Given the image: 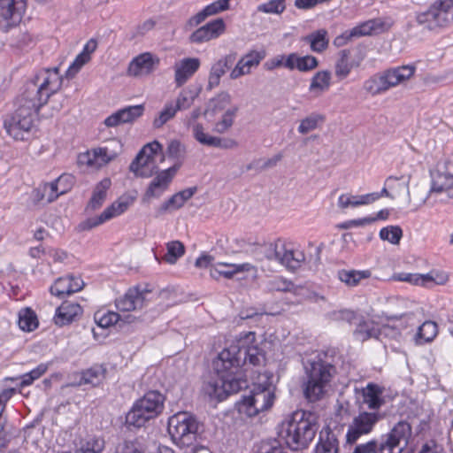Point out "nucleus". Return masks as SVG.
Here are the masks:
<instances>
[{
	"label": "nucleus",
	"instance_id": "obj_1",
	"mask_svg": "<svg viewBox=\"0 0 453 453\" xmlns=\"http://www.w3.org/2000/svg\"><path fill=\"white\" fill-rule=\"evenodd\" d=\"M237 353L238 349L232 343L213 361V369L219 376V381H209L203 386L205 394L211 398L222 401L227 395L248 387V381L243 378L241 368L242 364Z\"/></svg>",
	"mask_w": 453,
	"mask_h": 453
},
{
	"label": "nucleus",
	"instance_id": "obj_2",
	"mask_svg": "<svg viewBox=\"0 0 453 453\" xmlns=\"http://www.w3.org/2000/svg\"><path fill=\"white\" fill-rule=\"evenodd\" d=\"M319 425L316 416L303 410L293 412L279 426L278 435L292 450H303L311 443Z\"/></svg>",
	"mask_w": 453,
	"mask_h": 453
},
{
	"label": "nucleus",
	"instance_id": "obj_3",
	"mask_svg": "<svg viewBox=\"0 0 453 453\" xmlns=\"http://www.w3.org/2000/svg\"><path fill=\"white\" fill-rule=\"evenodd\" d=\"M335 368L329 363L321 359L314 360L306 367L307 380L303 384L305 399L310 403H316L323 399Z\"/></svg>",
	"mask_w": 453,
	"mask_h": 453
},
{
	"label": "nucleus",
	"instance_id": "obj_4",
	"mask_svg": "<svg viewBox=\"0 0 453 453\" xmlns=\"http://www.w3.org/2000/svg\"><path fill=\"white\" fill-rule=\"evenodd\" d=\"M198 429V421L188 412H178L169 418L168 433L173 441L181 449L196 447Z\"/></svg>",
	"mask_w": 453,
	"mask_h": 453
},
{
	"label": "nucleus",
	"instance_id": "obj_5",
	"mask_svg": "<svg viewBox=\"0 0 453 453\" xmlns=\"http://www.w3.org/2000/svg\"><path fill=\"white\" fill-rule=\"evenodd\" d=\"M62 82L63 78L58 67L44 69L37 73L27 84L23 93L35 99L42 106L48 102L50 96L60 89Z\"/></svg>",
	"mask_w": 453,
	"mask_h": 453
},
{
	"label": "nucleus",
	"instance_id": "obj_6",
	"mask_svg": "<svg viewBox=\"0 0 453 453\" xmlns=\"http://www.w3.org/2000/svg\"><path fill=\"white\" fill-rule=\"evenodd\" d=\"M417 23L434 31L453 24V0H434L425 12L416 15Z\"/></svg>",
	"mask_w": 453,
	"mask_h": 453
},
{
	"label": "nucleus",
	"instance_id": "obj_7",
	"mask_svg": "<svg viewBox=\"0 0 453 453\" xmlns=\"http://www.w3.org/2000/svg\"><path fill=\"white\" fill-rule=\"evenodd\" d=\"M273 392L266 387H256L249 395H244L236 403V409L242 415L255 417L269 410L274 402Z\"/></svg>",
	"mask_w": 453,
	"mask_h": 453
},
{
	"label": "nucleus",
	"instance_id": "obj_8",
	"mask_svg": "<svg viewBox=\"0 0 453 453\" xmlns=\"http://www.w3.org/2000/svg\"><path fill=\"white\" fill-rule=\"evenodd\" d=\"M415 70V66L411 65L388 69L374 76L372 85L370 86V92L380 94L390 88L402 84L414 75Z\"/></svg>",
	"mask_w": 453,
	"mask_h": 453
},
{
	"label": "nucleus",
	"instance_id": "obj_9",
	"mask_svg": "<svg viewBox=\"0 0 453 453\" xmlns=\"http://www.w3.org/2000/svg\"><path fill=\"white\" fill-rule=\"evenodd\" d=\"M122 151V143L119 139H111L102 147L92 149L80 156L81 164L99 169L114 160Z\"/></svg>",
	"mask_w": 453,
	"mask_h": 453
},
{
	"label": "nucleus",
	"instance_id": "obj_10",
	"mask_svg": "<svg viewBox=\"0 0 453 453\" xmlns=\"http://www.w3.org/2000/svg\"><path fill=\"white\" fill-rule=\"evenodd\" d=\"M162 145L157 141L149 142L136 155L129 165V170L136 177L149 178L153 175L157 166L155 165V156L162 151Z\"/></svg>",
	"mask_w": 453,
	"mask_h": 453
},
{
	"label": "nucleus",
	"instance_id": "obj_11",
	"mask_svg": "<svg viewBox=\"0 0 453 453\" xmlns=\"http://www.w3.org/2000/svg\"><path fill=\"white\" fill-rule=\"evenodd\" d=\"M431 176L430 192L441 193L446 191L448 196L453 199V153L438 163L435 172H433Z\"/></svg>",
	"mask_w": 453,
	"mask_h": 453
},
{
	"label": "nucleus",
	"instance_id": "obj_12",
	"mask_svg": "<svg viewBox=\"0 0 453 453\" xmlns=\"http://www.w3.org/2000/svg\"><path fill=\"white\" fill-rule=\"evenodd\" d=\"M254 340V334H245L244 337L237 339L233 342L234 346L238 349L237 355L243 365L249 364L257 366L264 364L265 360V355L264 350L259 348L257 344H250Z\"/></svg>",
	"mask_w": 453,
	"mask_h": 453
},
{
	"label": "nucleus",
	"instance_id": "obj_13",
	"mask_svg": "<svg viewBox=\"0 0 453 453\" xmlns=\"http://www.w3.org/2000/svg\"><path fill=\"white\" fill-rule=\"evenodd\" d=\"M134 198L130 196H121L112 203L97 217L89 218L79 225L81 230H90L104 223L111 219L122 214L133 203Z\"/></svg>",
	"mask_w": 453,
	"mask_h": 453
},
{
	"label": "nucleus",
	"instance_id": "obj_14",
	"mask_svg": "<svg viewBox=\"0 0 453 453\" xmlns=\"http://www.w3.org/2000/svg\"><path fill=\"white\" fill-rule=\"evenodd\" d=\"M180 165L181 163L179 162L166 170L158 172L147 188L142 198L143 202L160 197L168 188Z\"/></svg>",
	"mask_w": 453,
	"mask_h": 453
},
{
	"label": "nucleus",
	"instance_id": "obj_15",
	"mask_svg": "<svg viewBox=\"0 0 453 453\" xmlns=\"http://www.w3.org/2000/svg\"><path fill=\"white\" fill-rule=\"evenodd\" d=\"M15 106V110L10 114L21 122L23 126L32 128L35 117L42 107L40 103L23 93L16 99Z\"/></svg>",
	"mask_w": 453,
	"mask_h": 453
},
{
	"label": "nucleus",
	"instance_id": "obj_16",
	"mask_svg": "<svg viewBox=\"0 0 453 453\" xmlns=\"http://www.w3.org/2000/svg\"><path fill=\"white\" fill-rule=\"evenodd\" d=\"M236 58L237 53L230 52L212 64L209 73L207 89L211 90L219 85L221 77L232 68Z\"/></svg>",
	"mask_w": 453,
	"mask_h": 453
},
{
	"label": "nucleus",
	"instance_id": "obj_17",
	"mask_svg": "<svg viewBox=\"0 0 453 453\" xmlns=\"http://www.w3.org/2000/svg\"><path fill=\"white\" fill-rule=\"evenodd\" d=\"M84 285V281L80 277L67 275L56 280L50 291L51 295L64 298L66 296L81 291Z\"/></svg>",
	"mask_w": 453,
	"mask_h": 453
},
{
	"label": "nucleus",
	"instance_id": "obj_18",
	"mask_svg": "<svg viewBox=\"0 0 453 453\" xmlns=\"http://www.w3.org/2000/svg\"><path fill=\"white\" fill-rule=\"evenodd\" d=\"M159 63V59L151 53L145 52L134 58L129 64L127 74L134 77L148 75Z\"/></svg>",
	"mask_w": 453,
	"mask_h": 453
},
{
	"label": "nucleus",
	"instance_id": "obj_19",
	"mask_svg": "<svg viewBox=\"0 0 453 453\" xmlns=\"http://www.w3.org/2000/svg\"><path fill=\"white\" fill-rule=\"evenodd\" d=\"M357 51L358 55L357 58H354L352 61L349 62V50H342L339 52V59L335 64V75L340 79H345L351 68L353 66H358L360 63L364 60L366 55V48L365 46H362L361 48H357Z\"/></svg>",
	"mask_w": 453,
	"mask_h": 453
},
{
	"label": "nucleus",
	"instance_id": "obj_20",
	"mask_svg": "<svg viewBox=\"0 0 453 453\" xmlns=\"http://www.w3.org/2000/svg\"><path fill=\"white\" fill-rule=\"evenodd\" d=\"M144 112V105L137 104L120 109L105 119L107 127H117L120 124L131 123L140 118Z\"/></svg>",
	"mask_w": 453,
	"mask_h": 453
},
{
	"label": "nucleus",
	"instance_id": "obj_21",
	"mask_svg": "<svg viewBox=\"0 0 453 453\" xmlns=\"http://www.w3.org/2000/svg\"><path fill=\"white\" fill-rule=\"evenodd\" d=\"M395 279L407 281L413 285L428 286L430 283L444 285L449 280V276L444 273L431 272L426 274L400 273Z\"/></svg>",
	"mask_w": 453,
	"mask_h": 453
},
{
	"label": "nucleus",
	"instance_id": "obj_22",
	"mask_svg": "<svg viewBox=\"0 0 453 453\" xmlns=\"http://www.w3.org/2000/svg\"><path fill=\"white\" fill-rule=\"evenodd\" d=\"M147 294L136 288H130L123 296L116 300V307L121 311L141 310L146 305Z\"/></svg>",
	"mask_w": 453,
	"mask_h": 453
},
{
	"label": "nucleus",
	"instance_id": "obj_23",
	"mask_svg": "<svg viewBox=\"0 0 453 453\" xmlns=\"http://www.w3.org/2000/svg\"><path fill=\"white\" fill-rule=\"evenodd\" d=\"M201 65L197 58H186L177 62L174 65V80L177 87H181L199 69Z\"/></svg>",
	"mask_w": 453,
	"mask_h": 453
},
{
	"label": "nucleus",
	"instance_id": "obj_24",
	"mask_svg": "<svg viewBox=\"0 0 453 453\" xmlns=\"http://www.w3.org/2000/svg\"><path fill=\"white\" fill-rule=\"evenodd\" d=\"M165 397L158 391H150L135 403L145 411L150 418L157 417L164 408Z\"/></svg>",
	"mask_w": 453,
	"mask_h": 453
},
{
	"label": "nucleus",
	"instance_id": "obj_25",
	"mask_svg": "<svg viewBox=\"0 0 453 453\" xmlns=\"http://www.w3.org/2000/svg\"><path fill=\"white\" fill-rule=\"evenodd\" d=\"M305 260L303 251L293 249L290 245L281 241V250L278 257V263L284 265L288 270H296L301 267Z\"/></svg>",
	"mask_w": 453,
	"mask_h": 453
},
{
	"label": "nucleus",
	"instance_id": "obj_26",
	"mask_svg": "<svg viewBox=\"0 0 453 453\" xmlns=\"http://www.w3.org/2000/svg\"><path fill=\"white\" fill-rule=\"evenodd\" d=\"M81 313L82 309L78 303L65 301L56 311L54 323L58 326H64L72 323Z\"/></svg>",
	"mask_w": 453,
	"mask_h": 453
},
{
	"label": "nucleus",
	"instance_id": "obj_27",
	"mask_svg": "<svg viewBox=\"0 0 453 453\" xmlns=\"http://www.w3.org/2000/svg\"><path fill=\"white\" fill-rule=\"evenodd\" d=\"M229 9V0H217L205 6L202 11L192 16L187 22V26L193 27L203 22L208 17L216 15Z\"/></svg>",
	"mask_w": 453,
	"mask_h": 453
},
{
	"label": "nucleus",
	"instance_id": "obj_28",
	"mask_svg": "<svg viewBox=\"0 0 453 453\" xmlns=\"http://www.w3.org/2000/svg\"><path fill=\"white\" fill-rule=\"evenodd\" d=\"M368 434V412L364 411L354 418L349 426L346 441L349 444H354L363 434Z\"/></svg>",
	"mask_w": 453,
	"mask_h": 453
},
{
	"label": "nucleus",
	"instance_id": "obj_29",
	"mask_svg": "<svg viewBox=\"0 0 453 453\" xmlns=\"http://www.w3.org/2000/svg\"><path fill=\"white\" fill-rule=\"evenodd\" d=\"M319 65L318 59L311 55L299 57L296 53H291L287 56L284 63V67L294 70L297 69L300 72H310L314 70Z\"/></svg>",
	"mask_w": 453,
	"mask_h": 453
},
{
	"label": "nucleus",
	"instance_id": "obj_30",
	"mask_svg": "<svg viewBox=\"0 0 453 453\" xmlns=\"http://www.w3.org/2000/svg\"><path fill=\"white\" fill-rule=\"evenodd\" d=\"M97 43L95 40H89L84 46L83 50L76 57L72 65L65 72V77L71 79L89 61L90 54L96 49Z\"/></svg>",
	"mask_w": 453,
	"mask_h": 453
},
{
	"label": "nucleus",
	"instance_id": "obj_31",
	"mask_svg": "<svg viewBox=\"0 0 453 453\" xmlns=\"http://www.w3.org/2000/svg\"><path fill=\"white\" fill-rule=\"evenodd\" d=\"M332 74L329 71L317 72L311 80L309 91L315 97L326 92L331 86Z\"/></svg>",
	"mask_w": 453,
	"mask_h": 453
},
{
	"label": "nucleus",
	"instance_id": "obj_32",
	"mask_svg": "<svg viewBox=\"0 0 453 453\" xmlns=\"http://www.w3.org/2000/svg\"><path fill=\"white\" fill-rule=\"evenodd\" d=\"M111 186V180L109 178L103 179L98 182L92 193L91 198L89 199L87 210L96 211L99 209L104 203L107 196V191Z\"/></svg>",
	"mask_w": 453,
	"mask_h": 453
},
{
	"label": "nucleus",
	"instance_id": "obj_33",
	"mask_svg": "<svg viewBox=\"0 0 453 453\" xmlns=\"http://www.w3.org/2000/svg\"><path fill=\"white\" fill-rule=\"evenodd\" d=\"M4 128L8 135L15 140L20 141L25 140L26 134H27L31 130V127L23 126L21 122L17 120L10 113L4 117Z\"/></svg>",
	"mask_w": 453,
	"mask_h": 453
},
{
	"label": "nucleus",
	"instance_id": "obj_34",
	"mask_svg": "<svg viewBox=\"0 0 453 453\" xmlns=\"http://www.w3.org/2000/svg\"><path fill=\"white\" fill-rule=\"evenodd\" d=\"M338 450L339 443L336 435L329 428L321 430L315 453H338Z\"/></svg>",
	"mask_w": 453,
	"mask_h": 453
},
{
	"label": "nucleus",
	"instance_id": "obj_35",
	"mask_svg": "<svg viewBox=\"0 0 453 453\" xmlns=\"http://www.w3.org/2000/svg\"><path fill=\"white\" fill-rule=\"evenodd\" d=\"M281 250V241L277 240L274 242H265L257 244L255 249V255L257 260L263 261L264 259L269 261H278L280 250Z\"/></svg>",
	"mask_w": 453,
	"mask_h": 453
},
{
	"label": "nucleus",
	"instance_id": "obj_36",
	"mask_svg": "<svg viewBox=\"0 0 453 453\" xmlns=\"http://www.w3.org/2000/svg\"><path fill=\"white\" fill-rule=\"evenodd\" d=\"M395 23V20L390 14L370 18V36L388 33Z\"/></svg>",
	"mask_w": 453,
	"mask_h": 453
},
{
	"label": "nucleus",
	"instance_id": "obj_37",
	"mask_svg": "<svg viewBox=\"0 0 453 453\" xmlns=\"http://www.w3.org/2000/svg\"><path fill=\"white\" fill-rule=\"evenodd\" d=\"M337 318L349 323H357V328L354 332L355 335L362 342L368 339V326L365 321L359 318L354 311L348 310L341 311Z\"/></svg>",
	"mask_w": 453,
	"mask_h": 453
},
{
	"label": "nucleus",
	"instance_id": "obj_38",
	"mask_svg": "<svg viewBox=\"0 0 453 453\" xmlns=\"http://www.w3.org/2000/svg\"><path fill=\"white\" fill-rule=\"evenodd\" d=\"M411 436V426L407 421H399L388 435V439L402 445L403 448L408 444V441Z\"/></svg>",
	"mask_w": 453,
	"mask_h": 453
},
{
	"label": "nucleus",
	"instance_id": "obj_39",
	"mask_svg": "<svg viewBox=\"0 0 453 453\" xmlns=\"http://www.w3.org/2000/svg\"><path fill=\"white\" fill-rule=\"evenodd\" d=\"M337 278L348 287L357 286L362 280L368 278V271L345 270L337 272Z\"/></svg>",
	"mask_w": 453,
	"mask_h": 453
},
{
	"label": "nucleus",
	"instance_id": "obj_40",
	"mask_svg": "<svg viewBox=\"0 0 453 453\" xmlns=\"http://www.w3.org/2000/svg\"><path fill=\"white\" fill-rule=\"evenodd\" d=\"M368 204V194L353 195L350 193L342 194L338 198V207L342 210L357 208Z\"/></svg>",
	"mask_w": 453,
	"mask_h": 453
},
{
	"label": "nucleus",
	"instance_id": "obj_41",
	"mask_svg": "<svg viewBox=\"0 0 453 453\" xmlns=\"http://www.w3.org/2000/svg\"><path fill=\"white\" fill-rule=\"evenodd\" d=\"M420 312L417 311L401 314H386L385 317L388 322H399L397 326L407 328L409 326H415L420 322ZM393 326H396V324H394Z\"/></svg>",
	"mask_w": 453,
	"mask_h": 453
},
{
	"label": "nucleus",
	"instance_id": "obj_42",
	"mask_svg": "<svg viewBox=\"0 0 453 453\" xmlns=\"http://www.w3.org/2000/svg\"><path fill=\"white\" fill-rule=\"evenodd\" d=\"M254 269V266L250 263L236 264H218V268L215 269V273L222 275L226 279H231L237 273L250 272Z\"/></svg>",
	"mask_w": 453,
	"mask_h": 453
},
{
	"label": "nucleus",
	"instance_id": "obj_43",
	"mask_svg": "<svg viewBox=\"0 0 453 453\" xmlns=\"http://www.w3.org/2000/svg\"><path fill=\"white\" fill-rule=\"evenodd\" d=\"M437 324L434 321L426 320L418 327V332L415 337L416 342L419 344L429 342L434 340L437 335Z\"/></svg>",
	"mask_w": 453,
	"mask_h": 453
},
{
	"label": "nucleus",
	"instance_id": "obj_44",
	"mask_svg": "<svg viewBox=\"0 0 453 453\" xmlns=\"http://www.w3.org/2000/svg\"><path fill=\"white\" fill-rule=\"evenodd\" d=\"M387 403L386 388L370 383V411H377Z\"/></svg>",
	"mask_w": 453,
	"mask_h": 453
},
{
	"label": "nucleus",
	"instance_id": "obj_45",
	"mask_svg": "<svg viewBox=\"0 0 453 453\" xmlns=\"http://www.w3.org/2000/svg\"><path fill=\"white\" fill-rule=\"evenodd\" d=\"M67 178H70L68 175H62L55 181L50 183H43L40 185L42 192L44 194L46 198V203H52L55 201L61 194H64L65 191L61 190L58 191V186L62 181L65 180Z\"/></svg>",
	"mask_w": 453,
	"mask_h": 453
},
{
	"label": "nucleus",
	"instance_id": "obj_46",
	"mask_svg": "<svg viewBox=\"0 0 453 453\" xmlns=\"http://www.w3.org/2000/svg\"><path fill=\"white\" fill-rule=\"evenodd\" d=\"M326 35L327 33L326 30H318L315 33L307 35L304 38V41L310 43L312 51L319 53L324 51L328 46Z\"/></svg>",
	"mask_w": 453,
	"mask_h": 453
},
{
	"label": "nucleus",
	"instance_id": "obj_47",
	"mask_svg": "<svg viewBox=\"0 0 453 453\" xmlns=\"http://www.w3.org/2000/svg\"><path fill=\"white\" fill-rule=\"evenodd\" d=\"M166 253L163 257V261L167 264L174 265L177 260L185 253V246L180 241H172L166 243Z\"/></svg>",
	"mask_w": 453,
	"mask_h": 453
},
{
	"label": "nucleus",
	"instance_id": "obj_48",
	"mask_svg": "<svg viewBox=\"0 0 453 453\" xmlns=\"http://www.w3.org/2000/svg\"><path fill=\"white\" fill-rule=\"evenodd\" d=\"M19 326L23 331L31 332L38 326V319L35 311L29 308L20 311L19 315Z\"/></svg>",
	"mask_w": 453,
	"mask_h": 453
},
{
	"label": "nucleus",
	"instance_id": "obj_49",
	"mask_svg": "<svg viewBox=\"0 0 453 453\" xmlns=\"http://www.w3.org/2000/svg\"><path fill=\"white\" fill-rule=\"evenodd\" d=\"M151 419L149 415L134 403L131 411L127 414L126 422L128 426L142 427Z\"/></svg>",
	"mask_w": 453,
	"mask_h": 453
},
{
	"label": "nucleus",
	"instance_id": "obj_50",
	"mask_svg": "<svg viewBox=\"0 0 453 453\" xmlns=\"http://www.w3.org/2000/svg\"><path fill=\"white\" fill-rule=\"evenodd\" d=\"M403 449V446L397 445L388 438L379 445L376 441H370V453H401Z\"/></svg>",
	"mask_w": 453,
	"mask_h": 453
},
{
	"label": "nucleus",
	"instance_id": "obj_51",
	"mask_svg": "<svg viewBox=\"0 0 453 453\" xmlns=\"http://www.w3.org/2000/svg\"><path fill=\"white\" fill-rule=\"evenodd\" d=\"M325 120V117L319 113H311L301 120L298 127V132L302 134H306L311 131L315 130L319 123Z\"/></svg>",
	"mask_w": 453,
	"mask_h": 453
},
{
	"label": "nucleus",
	"instance_id": "obj_52",
	"mask_svg": "<svg viewBox=\"0 0 453 453\" xmlns=\"http://www.w3.org/2000/svg\"><path fill=\"white\" fill-rule=\"evenodd\" d=\"M193 134L196 140L201 144L214 148H216L217 145H219V137L206 134L201 124H196L193 127Z\"/></svg>",
	"mask_w": 453,
	"mask_h": 453
},
{
	"label": "nucleus",
	"instance_id": "obj_53",
	"mask_svg": "<svg viewBox=\"0 0 453 453\" xmlns=\"http://www.w3.org/2000/svg\"><path fill=\"white\" fill-rule=\"evenodd\" d=\"M231 100L230 94L226 91H222L209 101L206 111L217 112L222 111L231 103Z\"/></svg>",
	"mask_w": 453,
	"mask_h": 453
},
{
	"label": "nucleus",
	"instance_id": "obj_54",
	"mask_svg": "<svg viewBox=\"0 0 453 453\" xmlns=\"http://www.w3.org/2000/svg\"><path fill=\"white\" fill-rule=\"evenodd\" d=\"M238 106H234L226 111L221 120L216 123L214 130L219 134L226 133L234 124V118L238 111Z\"/></svg>",
	"mask_w": 453,
	"mask_h": 453
},
{
	"label": "nucleus",
	"instance_id": "obj_55",
	"mask_svg": "<svg viewBox=\"0 0 453 453\" xmlns=\"http://www.w3.org/2000/svg\"><path fill=\"white\" fill-rule=\"evenodd\" d=\"M203 27L210 41L219 38L226 32V23L221 18L205 24Z\"/></svg>",
	"mask_w": 453,
	"mask_h": 453
},
{
	"label": "nucleus",
	"instance_id": "obj_56",
	"mask_svg": "<svg viewBox=\"0 0 453 453\" xmlns=\"http://www.w3.org/2000/svg\"><path fill=\"white\" fill-rule=\"evenodd\" d=\"M198 92L190 88L183 89L176 100L174 107L177 111L186 110L191 106Z\"/></svg>",
	"mask_w": 453,
	"mask_h": 453
},
{
	"label": "nucleus",
	"instance_id": "obj_57",
	"mask_svg": "<svg viewBox=\"0 0 453 453\" xmlns=\"http://www.w3.org/2000/svg\"><path fill=\"white\" fill-rule=\"evenodd\" d=\"M95 320L101 327H108L117 324L120 320V315L114 311H97L95 313Z\"/></svg>",
	"mask_w": 453,
	"mask_h": 453
},
{
	"label": "nucleus",
	"instance_id": "obj_58",
	"mask_svg": "<svg viewBox=\"0 0 453 453\" xmlns=\"http://www.w3.org/2000/svg\"><path fill=\"white\" fill-rule=\"evenodd\" d=\"M403 236V231L398 226H388L380 231V237L392 244H398Z\"/></svg>",
	"mask_w": 453,
	"mask_h": 453
},
{
	"label": "nucleus",
	"instance_id": "obj_59",
	"mask_svg": "<svg viewBox=\"0 0 453 453\" xmlns=\"http://www.w3.org/2000/svg\"><path fill=\"white\" fill-rule=\"evenodd\" d=\"M294 288V284L281 277H275L269 280L266 283L268 291L288 292Z\"/></svg>",
	"mask_w": 453,
	"mask_h": 453
},
{
	"label": "nucleus",
	"instance_id": "obj_60",
	"mask_svg": "<svg viewBox=\"0 0 453 453\" xmlns=\"http://www.w3.org/2000/svg\"><path fill=\"white\" fill-rule=\"evenodd\" d=\"M103 377L102 371L99 367H93L84 371L81 373L80 385L90 384L92 386L97 385Z\"/></svg>",
	"mask_w": 453,
	"mask_h": 453
},
{
	"label": "nucleus",
	"instance_id": "obj_61",
	"mask_svg": "<svg viewBox=\"0 0 453 453\" xmlns=\"http://www.w3.org/2000/svg\"><path fill=\"white\" fill-rule=\"evenodd\" d=\"M286 9L283 0H270L267 3L259 4L257 11L264 13L280 14Z\"/></svg>",
	"mask_w": 453,
	"mask_h": 453
},
{
	"label": "nucleus",
	"instance_id": "obj_62",
	"mask_svg": "<svg viewBox=\"0 0 453 453\" xmlns=\"http://www.w3.org/2000/svg\"><path fill=\"white\" fill-rule=\"evenodd\" d=\"M166 154L169 157L181 161L186 154V147L180 141L172 140L168 143Z\"/></svg>",
	"mask_w": 453,
	"mask_h": 453
},
{
	"label": "nucleus",
	"instance_id": "obj_63",
	"mask_svg": "<svg viewBox=\"0 0 453 453\" xmlns=\"http://www.w3.org/2000/svg\"><path fill=\"white\" fill-rule=\"evenodd\" d=\"M265 57V51L252 50L244 55L239 61L250 71L252 66H257L262 59Z\"/></svg>",
	"mask_w": 453,
	"mask_h": 453
},
{
	"label": "nucleus",
	"instance_id": "obj_64",
	"mask_svg": "<svg viewBox=\"0 0 453 453\" xmlns=\"http://www.w3.org/2000/svg\"><path fill=\"white\" fill-rule=\"evenodd\" d=\"M104 449V441L102 438H91L81 447V453H102Z\"/></svg>",
	"mask_w": 453,
	"mask_h": 453
}]
</instances>
